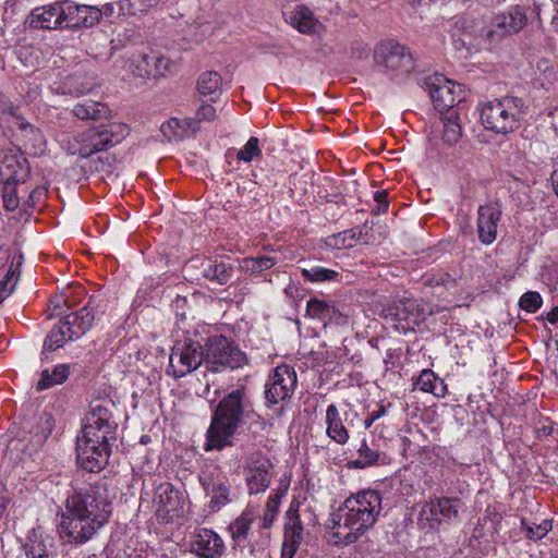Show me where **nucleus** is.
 I'll use <instances>...</instances> for the list:
<instances>
[{
    "mask_svg": "<svg viewBox=\"0 0 558 558\" xmlns=\"http://www.w3.org/2000/svg\"><path fill=\"white\" fill-rule=\"evenodd\" d=\"M160 131L168 141L181 140L184 133L181 122L177 118H171L162 123Z\"/></svg>",
    "mask_w": 558,
    "mask_h": 558,
    "instance_id": "51",
    "label": "nucleus"
},
{
    "mask_svg": "<svg viewBox=\"0 0 558 558\" xmlns=\"http://www.w3.org/2000/svg\"><path fill=\"white\" fill-rule=\"evenodd\" d=\"M112 408H114V404L111 401L90 404V410L85 416L83 426V428H86L87 435L94 436L95 430L116 434L118 423L113 418Z\"/></svg>",
    "mask_w": 558,
    "mask_h": 558,
    "instance_id": "17",
    "label": "nucleus"
},
{
    "mask_svg": "<svg viewBox=\"0 0 558 558\" xmlns=\"http://www.w3.org/2000/svg\"><path fill=\"white\" fill-rule=\"evenodd\" d=\"M435 512L440 521V527L452 524L459 520V510L463 502L457 497H434L432 498Z\"/></svg>",
    "mask_w": 558,
    "mask_h": 558,
    "instance_id": "28",
    "label": "nucleus"
},
{
    "mask_svg": "<svg viewBox=\"0 0 558 558\" xmlns=\"http://www.w3.org/2000/svg\"><path fill=\"white\" fill-rule=\"evenodd\" d=\"M190 549L202 558H220L225 551V543L216 532L203 527L193 534Z\"/></svg>",
    "mask_w": 558,
    "mask_h": 558,
    "instance_id": "20",
    "label": "nucleus"
},
{
    "mask_svg": "<svg viewBox=\"0 0 558 558\" xmlns=\"http://www.w3.org/2000/svg\"><path fill=\"white\" fill-rule=\"evenodd\" d=\"M54 427V420L50 413L43 412L39 414L32 427L28 430V444L26 450L32 454L37 452L46 444L52 434Z\"/></svg>",
    "mask_w": 558,
    "mask_h": 558,
    "instance_id": "24",
    "label": "nucleus"
},
{
    "mask_svg": "<svg viewBox=\"0 0 558 558\" xmlns=\"http://www.w3.org/2000/svg\"><path fill=\"white\" fill-rule=\"evenodd\" d=\"M463 35H457L452 33V40L456 49L461 50L462 48L469 49L472 43L462 37Z\"/></svg>",
    "mask_w": 558,
    "mask_h": 558,
    "instance_id": "61",
    "label": "nucleus"
},
{
    "mask_svg": "<svg viewBox=\"0 0 558 558\" xmlns=\"http://www.w3.org/2000/svg\"><path fill=\"white\" fill-rule=\"evenodd\" d=\"M387 410L384 404H378L377 410L371 412L372 418H375L376 421L383 417L386 414Z\"/></svg>",
    "mask_w": 558,
    "mask_h": 558,
    "instance_id": "64",
    "label": "nucleus"
},
{
    "mask_svg": "<svg viewBox=\"0 0 558 558\" xmlns=\"http://www.w3.org/2000/svg\"><path fill=\"white\" fill-rule=\"evenodd\" d=\"M356 242V229H349L338 234H333L327 240V244L329 246H333L338 250L353 247Z\"/></svg>",
    "mask_w": 558,
    "mask_h": 558,
    "instance_id": "45",
    "label": "nucleus"
},
{
    "mask_svg": "<svg viewBox=\"0 0 558 558\" xmlns=\"http://www.w3.org/2000/svg\"><path fill=\"white\" fill-rule=\"evenodd\" d=\"M205 326H196L193 330H184L183 337L178 339L170 353L169 371L175 378H181L196 371L202 363L206 364V338L203 336Z\"/></svg>",
    "mask_w": 558,
    "mask_h": 558,
    "instance_id": "5",
    "label": "nucleus"
},
{
    "mask_svg": "<svg viewBox=\"0 0 558 558\" xmlns=\"http://www.w3.org/2000/svg\"><path fill=\"white\" fill-rule=\"evenodd\" d=\"M374 61L391 77L408 75L414 70L410 49L395 40L379 44L374 51Z\"/></svg>",
    "mask_w": 558,
    "mask_h": 558,
    "instance_id": "11",
    "label": "nucleus"
},
{
    "mask_svg": "<svg viewBox=\"0 0 558 558\" xmlns=\"http://www.w3.org/2000/svg\"><path fill=\"white\" fill-rule=\"evenodd\" d=\"M259 140L255 136L248 138L243 148L236 155L240 161L250 162L254 157L260 156Z\"/></svg>",
    "mask_w": 558,
    "mask_h": 558,
    "instance_id": "50",
    "label": "nucleus"
},
{
    "mask_svg": "<svg viewBox=\"0 0 558 558\" xmlns=\"http://www.w3.org/2000/svg\"><path fill=\"white\" fill-rule=\"evenodd\" d=\"M303 525L296 511L290 508L287 511V522L284 524L283 544L299 548L303 541Z\"/></svg>",
    "mask_w": 558,
    "mask_h": 558,
    "instance_id": "32",
    "label": "nucleus"
},
{
    "mask_svg": "<svg viewBox=\"0 0 558 558\" xmlns=\"http://www.w3.org/2000/svg\"><path fill=\"white\" fill-rule=\"evenodd\" d=\"M356 240L361 244H371L373 242L372 235L368 233L372 231V227H369L367 223H364L363 226L356 227Z\"/></svg>",
    "mask_w": 558,
    "mask_h": 558,
    "instance_id": "59",
    "label": "nucleus"
},
{
    "mask_svg": "<svg viewBox=\"0 0 558 558\" xmlns=\"http://www.w3.org/2000/svg\"><path fill=\"white\" fill-rule=\"evenodd\" d=\"M110 440H116V434L95 430L92 436L87 435L86 428H82V435L76 441L77 464L90 473L100 472L108 464L111 454Z\"/></svg>",
    "mask_w": 558,
    "mask_h": 558,
    "instance_id": "8",
    "label": "nucleus"
},
{
    "mask_svg": "<svg viewBox=\"0 0 558 558\" xmlns=\"http://www.w3.org/2000/svg\"><path fill=\"white\" fill-rule=\"evenodd\" d=\"M442 141L449 146L457 144L462 136L459 114L456 111L447 113V116L442 118Z\"/></svg>",
    "mask_w": 558,
    "mask_h": 558,
    "instance_id": "39",
    "label": "nucleus"
},
{
    "mask_svg": "<svg viewBox=\"0 0 558 558\" xmlns=\"http://www.w3.org/2000/svg\"><path fill=\"white\" fill-rule=\"evenodd\" d=\"M500 217L501 211L497 206L487 204L478 207L477 234L483 244L489 245L496 240Z\"/></svg>",
    "mask_w": 558,
    "mask_h": 558,
    "instance_id": "22",
    "label": "nucleus"
},
{
    "mask_svg": "<svg viewBox=\"0 0 558 558\" xmlns=\"http://www.w3.org/2000/svg\"><path fill=\"white\" fill-rule=\"evenodd\" d=\"M64 28L92 27L97 24L102 11L94 5L78 4L71 0L61 2Z\"/></svg>",
    "mask_w": 558,
    "mask_h": 558,
    "instance_id": "16",
    "label": "nucleus"
},
{
    "mask_svg": "<svg viewBox=\"0 0 558 558\" xmlns=\"http://www.w3.org/2000/svg\"><path fill=\"white\" fill-rule=\"evenodd\" d=\"M70 375L69 364H59L54 366L52 372L44 369L40 374V379L36 384V389L43 391L49 389L56 385L63 384Z\"/></svg>",
    "mask_w": 558,
    "mask_h": 558,
    "instance_id": "33",
    "label": "nucleus"
},
{
    "mask_svg": "<svg viewBox=\"0 0 558 558\" xmlns=\"http://www.w3.org/2000/svg\"><path fill=\"white\" fill-rule=\"evenodd\" d=\"M522 529L525 531L526 538L531 541L542 539L547 535V533L551 530V522L548 520H544L539 524L530 525L525 519L521 520Z\"/></svg>",
    "mask_w": 558,
    "mask_h": 558,
    "instance_id": "46",
    "label": "nucleus"
},
{
    "mask_svg": "<svg viewBox=\"0 0 558 558\" xmlns=\"http://www.w3.org/2000/svg\"><path fill=\"white\" fill-rule=\"evenodd\" d=\"M543 299L536 291H527L522 294L519 300V306L521 310L527 313H535L542 306Z\"/></svg>",
    "mask_w": 558,
    "mask_h": 558,
    "instance_id": "49",
    "label": "nucleus"
},
{
    "mask_svg": "<svg viewBox=\"0 0 558 558\" xmlns=\"http://www.w3.org/2000/svg\"><path fill=\"white\" fill-rule=\"evenodd\" d=\"M381 318L402 333L415 330L425 318L422 303L408 295L397 294L380 311Z\"/></svg>",
    "mask_w": 558,
    "mask_h": 558,
    "instance_id": "9",
    "label": "nucleus"
},
{
    "mask_svg": "<svg viewBox=\"0 0 558 558\" xmlns=\"http://www.w3.org/2000/svg\"><path fill=\"white\" fill-rule=\"evenodd\" d=\"M154 60H156V51L133 56L129 61V70L136 77L151 78Z\"/></svg>",
    "mask_w": 558,
    "mask_h": 558,
    "instance_id": "37",
    "label": "nucleus"
},
{
    "mask_svg": "<svg viewBox=\"0 0 558 558\" xmlns=\"http://www.w3.org/2000/svg\"><path fill=\"white\" fill-rule=\"evenodd\" d=\"M111 512L112 505L105 480L73 488L61 513L59 534L69 544H85L108 522Z\"/></svg>",
    "mask_w": 558,
    "mask_h": 558,
    "instance_id": "1",
    "label": "nucleus"
},
{
    "mask_svg": "<svg viewBox=\"0 0 558 558\" xmlns=\"http://www.w3.org/2000/svg\"><path fill=\"white\" fill-rule=\"evenodd\" d=\"M14 262H12L4 279L0 282V303H2L13 291L17 281V276L13 269Z\"/></svg>",
    "mask_w": 558,
    "mask_h": 558,
    "instance_id": "52",
    "label": "nucleus"
},
{
    "mask_svg": "<svg viewBox=\"0 0 558 558\" xmlns=\"http://www.w3.org/2000/svg\"><path fill=\"white\" fill-rule=\"evenodd\" d=\"M73 114L81 120H101L108 118L110 109L106 104L86 99L74 105Z\"/></svg>",
    "mask_w": 558,
    "mask_h": 558,
    "instance_id": "30",
    "label": "nucleus"
},
{
    "mask_svg": "<svg viewBox=\"0 0 558 558\" xmlns=\"http://www.w3.org/2000/svg\"><path fill=\"white\" fill-rule=\"evenodd\" d=\"M359 459L351 460L348 462L349 469H365L376 464L380 458L381 452L371 447L365 439L362 440L361 446L357 448Z\"/></svg>",
    "mask_w": 558,
    "mask_h": 558,
    "instance_id": "35",
    "label": "nucleus"
},
{
    "mask_svg": "<svg viewBox=\"0 0 558 558\" xmlns=\"http://www.w3.org/2000/svg\"><path fill=\"white\" fill-rule=\"evenodd\" d=\"M452 33L469 37H476L477 29L475 21L466 15H457L453 17Z\"/></svg>",
    "mask_w": 558,
    "mask_h": 558,
    "instance_id": "44",
    "label": "nucleus"
},
{
    "mask_svg": "<svg viewBox=\"0 0 558 558\" xmlns=\"http://www.w3.org/2000/svg\"><path fill=\"white\" fill-rule=\"evenodd\" d=\"M526 21L523 8L519 5L512 7L508 12L497 14L494 17V26L497 29L487 31L486 37L489 41H494L496 36L499 38L504 35L515 34L525 26Z\"/></svg>",
    "mask_w": 558,
    "mask_h": 558,
    "instance_id": "21",
    "label": "nucleus"
},
{
    "mask_svg": "<svg viewBox=\"0 0 558 558\" xmlns=\"http://www.w3.org/2000/svg\"><path fill=\"white\" fill-rule=\"evenodd\" d=\"M274 469L272 462L265 456L258 454L247 461L248 474L246 485L251 495L265 492L271 482L270 471Z\"/></svg>",
    "mask_w": 558,
    "mask_h": 558,
    "instance_id": "19",
    "label": "nucleus"
},
{
    "mask_svg": "<svg viewBox=\"0 0 558 558\" xmlns=\"http://www.w3.org/2000/svg\"><path fill=\"white\" fill-rule=\"evenodd\" d=\"M306 315L318 319L325 325L328 323L341 324L343 322L342 313L330 302L312 298L307 301Z\"/></svg>",
    "mask_w": 558,
    "mask_h": 558,
    "instance_id": "26",
    "label": "nucleus"
},
{
    "mask_svg": "<svg viewBox=\"0 0 558 558\" xmlns=\"http://www.w3.org/2000/svg\"><path fill=\"white\" fill-rule=\"evenodd\" d=\"M196 118L198 121H213L216 118V109L209 104H204L197 109Z\"/></svg>",
    "mask_w": 558,
    "mask_h": 558,
    "instance_id": "56",
    "label": "nucleus"
},
{
    "mask_svg": "<svg viewBox=\"0 0 558 558\" xmlns=\"http://www.w3.org/2000/svg\"><path fill=\"white\" fill-rule=\"evenodd\" d=\"M418 84L428 93L435 109L439 112H452L451 109L463 99L461 85L442 74L425 75L418 80Z\"/></svg>",
    "mask_w": 558,
    "mask_h": 558,
    "instance_id": "13",
    "label": "nucleus"
},
{
    "mask_svg": "<svg viewBox=\"0 0 558 558\" xmlns=\"http://www.w3.org/2000/svg\"><path fill=\"white\" fill-rule=\"evenodd\" d=\"M522 98L504 96L483 105L481 121L484 128L497 134H508L518 130L525 116Z\"/></svg>",
    "mask_w": 558,
    "mask_h": 558,
    "instance_id": "6",
    "label": "nucleus"
},
{
    "mask_svg": "<svg viewBox=\"0 0 558 558\" xmlns=\"http://www.w3.org/2000/svg\"><path fill=\"white\" fill-rule=\"evenodd\" d=\"M47 195V189L44 186H36L28 195L24 205L27 208H35L40 201Z\"/></svg>",
    "mask_w": 558,
    "mask_h": 558,
    "instance_id": "54",
    "label": "nucleus"
},
{
    "mask_svg": "<svg viewBox=\"0 0 558 558\" xmlns=\"http://www.w3.org/2000/svg\"><path fill=\"white\" fill-rule=\"evenodd\" d=\"M283 17L287 23L302 34L315 32L317 21L311 9L304 4H298L293 9L284 11Z\"/></svg>",
    "mask_w": 558,
    "mask_h": 558,
    "instance_id": "27",
    "label": "nucleus"
},
{
    "mask_svg": "<svg viewBox=\"0 0 558 558\" xmlns=\"http://www.w3.org/2000/svg\"><path fill=\"white\" fill-rule=\"evenodd\" d=\"M388 193L385 190L376 191L374 194V199L381 205L385 210L388 208V201H387Z\"/></svg>",
    "mask_w": 558,
    "mask_h": 558,
    "instance_id": "62",
    "label": "nucleus"
},
{
    "mask_svg": "<svg viewBox=\"0 0 558 558\" xmlns=\"http://www.w3.org/2000/svg\"><path fill=\"white\" fill-rule=\"evenodd\" d=\"M302 276L310 282L339 281L341 278L339 271L316 265L302 268Z\"/></svg>",
    "mask_w": 558,
    "mask_h": 558,
    "instance_id": "41",
    "label": "nucleus"
},
{
    "mask_svg": "<svg viewBox=\"0 0 558 558\" xmlns=\"http://www.w3.org/2000/svg\"><path fill=\"white\" fill-rule=\"evenodd\" d=\"M186 305H187L186 298H183L180 295H178L174 299V301L172 302V307L175 313V317L178 318V323L180 320L183 323L186 319V312H185ZM178 328L181 329L182 327L178 324Z\"/></svg>",
    "mask_w": 558,
    "mask_h": 558,
    "instance_id": "55",
    "label": "nucleus"
},
{
    "mask_svg": "<svg viewBox=\"0 0 558 558\" xmlns=\"http://www.w3.org/2000/svg\"><path fill=\"white\" fill-rule=\"evenodd\" d=\"M351 56L357 59L366 57L369 52V46L363 41L356 40L351 45Z\"/></svg>",
    "mask_w": 558,
    "mask_h": 558,
    "instance_id": "57",
    "label": "nucleus"
},
{
    "mask_svg": "<svg viewBox=\"0 0 558 558\" xmlns=\"http://www.w3.org/2000/svg\"><path fill=\"white\" fill-rule=\"evenodd\" d=\"M278 263L277 258L269 255L245 257L242 260V269L251 276H258L263 271L271 269Z\"/></svg>",
    "mask_w": 558,
    "mask_h": 558,
    "instance_id": "40",
    "label": "nucleus"
},
{
    "mask_svg": "<svg viewBox=\"0 0 558 558\" xmlns=\"http://www.w3.org/2000/svg\"><path fill=\"white\" fill-rule=\"evenodd\" d=\"M206 367L210 372H220L221 368H239L245 363V354L231 339L223 335L206 338Z\"/></svg>",
    "mask_w": 558,
    "mask_h": 558,
    "instance_id": "10",
    "label": "nucleus"
},
{
    "mask_svg": "<svg viewBox=\"0 0 558 558\" xmlns=\"http://www.w3.org/2000/svg\"><path fill=\"white\" fill-rule=\"evenodd\" d=\"M298 548L282 544L281 558H293Z\"/></svg>",
    "mask_w": 558,
    "mask_h": 558,
    "instance_id": "63",
    "label": "nucleus"
},
{
    "mask_svg": "<svg viewBox=\"0 0 558 558\" xmlns=\"http://www.w3.org/2000/svg\"><path fill=\"white\" fill-rule=\"evenodd\" d=\"M2 183V201L7 210L13 211L20 205V198L16 193V185L21 182H1Z\"/></svg>",
    "mask_w": 558,
    "mask_h": 558,
    "instance_id": "47",
    "label": "nucleus"
},
{
    "mask_svg": "<svg viewBox=\"0 0 558 558\" xmlns=\"http://www.w3.org/2000/svg\"><path fill=\"white\" fill-rule=\"evenodd\" d=\"M156 508V514L162 520H169L183 510L185 504V494L175 488L173 484L163 482L159 484L153 499Z\"/></svg>",
    "mask_w": 558,
    "mask_h": 558,
    "instance_id": "15",
    "label": "nucleus"
},
{
    "mask_svg": "<svg viewBox=\"0 0 558 558\" xmlns=\"http://www.w3.org/2000/svg\"><path fill=\"white\" fill-rule=\"evenodd\" d=\"M19 107L14 106L10 99L0 92V118L10 116L16 120V124L21 130L31 129L34 131V126L25 121V119L17 114Z\"/></svg>",
    "mask_w": 558,
    "mask_h": 558,
    "instance_id": "42",
    "label": "nucleus"
},
{
    "mask_svg": "<svg viewBox=\"0 0 558 558\" xmlns=\"http://www.w3.org/2000/svg\"><path fill=\"white\" fill-rule=\"evenodd\" d=\"M204 278L215 281L220 286L227 284L233 277L234 268L223 258H205L201 264Z\"/></svg>",
    "mask_w": 558,
    "mask_h": 558,
    "instance_id": "25",
    "label": "nucleus"
},
{
    "mask_svg": "<svg viewBox=\"0 0 558 558\" xmlns=\"http://www.w3.org/2000/svg\"><path fill=\"white\" fill-rule=\"evenodd\" d=\"M254 413L245 386L228 392L213 411L211 421L206 432V451H221L234 445L238 428Z\"/></svg>",
    "mask_w": 558,
    "mask_h": 558,
    "instance_id": "2",
    "label": "nucleus"
},
{
    "mask_svg": "<svg viewBox=\"0 0 558 558\" xmlns=\"http://www.w3.org/2000/svg\"><path fill=\"white\" fill-rule=\"evenodd\" d=\"M198 478L206 496L210 498L208 502L210 512L220 511L235 499L230 478L220 466L214 464L207 466Z\"/></svg>",
    "mask_w": 558,
    "mask_h": 558,
    "instance_id": "12",
    "label": "nucleus"
},
{
    "mask_svg": "<svg viewBox=\"0 0 558 558\" xmlns=\"http://www.w3.org/2000/svg\"><path fill=\"white\" fill-rule=\"evenodd\" d=\"M379 492L366 489L350 496L332 514L328 526L333 536L352 544L374 526L383 509Z\"/></svg>",
    "mask_w": 558,
    "mask_h": 558,
    "instance_id": "3",
    "label": "nucleus"
},
{
    "mask_svg": "<svg viewBox=\"0 0 558 558\" xmlns=\"http://www.w3.org/2000/svg\"><path fill=\"white\" fill-rule=\"evenodd\" d=\"M298 377L293 367L281 364L274 368L265 384L264 393L267 408L272 409L280 405L279 413H281L284 403L292 398Z\"/></svg>",
    "mask_w": 558,
    "mask_h": 558,
    "instance_id": "14",
    "label": "nucleus"
},
{
    "mask_svg": "<svg viewBox=\"0 0 558 558\" xmlns=\"http://www.w3.org/2000/svg\"><path fill=\"white\" fill-rule=\"evenodd\" d=\"M327 436L339 445H345L349 440V430L342 423L338 408L330 404L326 410Z\"/></svg>",
    "mask_w": 558,
    "mask_h": 558,
    "instance_id": "29",
    "label": "nucleus"
},
{
    "mask_svg": "<svg viewBox=\"0 0 558 558\" xmlns=\"http://www.w3.org/2000/svg\"><path fill=\"white\" fill-rule=\"evenodd\" d=\"M29 172L28 161L22 153L0 150V182H25Z\"/></svg>",
    "mask_w": 558,
    "mask_h": 558,
    "instance_id": "18",
    "label": "nucleus"
},
{
    "mask_svg": "<svg viewBox=\"0 0 558 558\" xmlns=\"http://www.w3.org/2000/svg\"><path fill=\"white\" fill-rule=\"evenodd\" d=\"M61 3L36 8L31 12V27L41 29L64 28Z\"/></svg>",
    "mask_w": 558,
    "mask_h": 558,
    "instance_id": "23",
    "label": "nucleus"
},
{
    "mask_svg": "<svg viewBox=\"0 0 558 558\" xmlns=\"http://www.w3.org/2000/svg\"><path fill=\"white\" fill-rule=\"evenodd\" d=\"M252 522L253 517L251 515V513L244 511L229 525L228 530L234 543L233 548L235 550H239L241 555H245V546L243 542L246 539L248 535Z\"/></svg>",
    "mask_w": 558,
    "mask_h": 558,
    "instance_id": "31",
    "label": "nucleus"
},
{
    "mask_svg": "<svg viewBox=\"0 0 558 558\" xmlns=\"http://www.w3.org/2000/svg\"><path fill=\"white\" fill-rule=\"evenodd\" d=\"M416 388L424 392H430L436 397H444L447 390L446 384L432 369H424L415 381Z\"/></svg>",
    "mask_w": 558,
    "mask_h": 558,
    "instance_id": "34",
    "label": "nucleus"
},
{
    "mask_svg": "<svg viewBox=\"0 0 558 558\" xmlns=\"http://www.w3.org/2000/svg\"><path fill=\"white\" fill-rule=\"evenodd\" d=\"M197 90L201 95L211 96V100L220 94L221 76L218 72L207 71L199 75L197 80Z\"/></svg>",
    "mask_w": 558,
    "mask_h": 558,
    "instance_id": "38",
    "label": "nucleus"
},
{
    "mask_svg": "<svg viewBox=\"0 0 558 558\" xmlns=\"http://www.w3.org/2000/svg\"><path fill=\"white\" fill-rule=\"evenodd\" d=\"M245 546V554L247 553L248 556L256 557L259 554H263L266 548V539H262L260 542H252L248 541L247 545Z\"/></svg>",
    "mask_w": 558,
    "mask_h": 558,
    "instance_id": "58",
    "label": "nucleus"
},
{
    "mask_svg": "<svg viewBox=\"0 0 558 558\" xmlns=\"http://www.w3.org/2000/svg\"><path fill=\"white\" fill-rule=\"evenodd\" d=\"M175 64L169 58H166L156 52V60L153 63L151 78L163 77L172 73Z\"/></svg>",
    "mask_w": 558,
    "mask_h": 558,
    "instance_id": "48",
    "label": "nucleus"
},
{
    "mask_svg": "<svg viewBox=\"0 0 558 558\" xmlns=\"http://www.w3.org/2000/svg\"><path fill=\"white\" fill-rule=\"evenodd\" d=\"M26 558H49L47 547L41 541H28L23 544Z\"/></svg>",
    "mask_w": 558,
    "mask_h": 558,
    "instance_id": "53",
    "label": "nucleus"
},
{
    "mask_svg": "<svg viewBox=\"0 0 558 558\" xmlns=\"http://www.w3.org/2000/svg\"><path fill=\"white\" fill-rule=\"evenodd\" d=\"M416 524L426 533L440 531V521L435 512L432 498L421 506L416 515Z\"/></svg>",
    "mask_w": 558,
    "mask_h": 558,
    "instance_id": "36",
    "label": "nucleus"
},
{
    "mask_svg": "<svg viewBox=\"0 0 558 558\" xmlns=\"http://www.w3.org/2000/svg\"><path fill=\"white\" fill-rule=\"evenodd\" d=\"M63 306L68 310L72 303L68 295H58L50 300V317H60L58 324L48 332L45 338L41 360H48V353L62 348L68 341H74L84 336L94 325L96 299L90 298L88 303L77 311L65 314Z\"/></svg>",
    "mask_w": 558,
    "mask_h": 558,
    "instance_id": "4",
    "label": "nucleus"
},
{
    "mask_svg": "<svg viewBox=\"0 0 558 558\" xmlns=\"http://www.w3.org/2000/svg\"><path fill=\"white\" fill-rule=\"evenodd\" d=\"M282 496H283V493L279 492V490L272 493L269 496V498L266 502V506H265V510H264L263 524H262L263 529H269L272 525V523L276 519V515L278 513Z\"/></svg>",
    "mask_w": 558,
    "mask_h": 558,
    "instance_id": "43",
    "label": "nucleus"
},
{
    "mask_svg": "<svg viewBox=\"0 0 558 558\" xmlns=\"http://www.w3.org/2000/svg\"><path fill=\"white\" fill-rule=\"evenodd\" d=\"M489 521L495 530V532H498L499 525L501 523L502 517L498 512H487V514L484 517V521Z\"/></svg>",
    "mask_w": 558,
    "mask_h": 558,
    "instance_id": "60",
    "label": "nucleus"
},
{
    "mask_svg": "<svg viewBox=\"0 0 558 558\" xmlns=\"http://www.w3.org/2000/svg\"><path fill=\"white\" fill-rule=\"evenodd\" d=\"M129 133V126L121 122L100 124L75 135L73 141L70 142L69 149L73 155L89 158L94 154L106 151L118 145Z\"/></svg>",
    "mask_w": 558,
    "mask_h": 558,
    "instance_id": "7",
    "label": "nucleus"
}]
</instances>
